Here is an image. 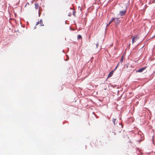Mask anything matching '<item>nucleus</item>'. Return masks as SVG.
<instances>
[{"label":"nucleus","mask_w":155,"mask_h":155,"mask_svg":"<svg viewBox=\"0 0 155 155\" xmlns=\"http://www.w3.org/2000/svg\"><path fill=\"white\" fill-rule=\"evenodd\" d=\"M126 9L124 10L121 11L119 12V13L118 14V15L119 16H122L125 15L126 12Z\"/></svg>","instance_id":"obj_1"},{"label":"nucleus","mask_w":155,"mask_h":155,"mask_svg":"<svg viewBox=\"0 0 155 155\" xmlns=\"http://www.w3.org/2000/svg\"><path fill=\"white\" fill-rule=\"evenodd\" d=\"M139 38L137 36L135 35V36L132 38V44H133L134 42H135L136 41L139 39Z\"/></svg>","instance_id":"obj_2"},{"label":"nucleus","mask_w":155,"mask_h":155,"mask_svg":"<svg viewBox=\"0 0 155 155\" xmlns=\"http://www.w3.org/2000/svg\"><path fill=\"white\" fill-rule=\"evenodd\" d=\"M114 22L115 23L116 25H118V24L120 23V20H119L118 18H114Z\"/></svg>","instance_id":"obj_3"},{"label":"nucleus","mask_w":155,"mask_h":155,"mask_svg":"<svg viewBox=\"0 0 155 155\" xmlns=\"http://www.w3.org/2000/svg\"><path fill=\"white\" fill-rule=\"evenodd\" d=\"M146 67H143L142 68H141L137 70L136 71L137 72H142L146 68Z\"/></svg>","instance_id":"obj_4"},{"label":"nucleus","mask_w":155,"mask_h":155,"mask_svg":"<svg viewBox=\"0 0 155 155\" xmlns=\"http://www.w3.org/2000/svg\"><path fill=\"white\" fill-rule=\"evenodd\" d=\"M39 24H40V26H44V25L43 24V22L42 20L41 19L40 21L38 22L36 24V25H37Z\"/></svg>","instance_id":"obj_5"},{"label":"nucleus","mask_w":155,"mask_h":155,"mask_svg":"<svg viewBox=\"0 0 155 155\" xmlns=\"http://www.w3.org/2000/svg\"><path fill=\"white\" fill-rule=\"evenodd\" d=\"M113 73H114L113 71H111L109 74L108 76V77H107V78H109L112 77L113 74Z\"/></svg>","instance_id":"obj_6"},{"label":"nucleus","mask_w":155,"mask_h":155,"mask_svg":"<svg viewBox=\"0 0 155 155\" xmlns=\"http://www.w3.org/2000/svg\"><path fill=\"white\" fill-rule=\"evenodd\" d=\"M35 8L36 9H38L39 8V4L38 3H35Z\"/></svg>","instance_id":"obj_7"},{"label":"nucleus","mask_w":155,"mask_h":155,"mask_svg":"<svg viewBox=\"0 0 155 155\" xmlns=\"http://www.w3.org/2000/svg\"><path fill=\"white\" fill-rule=\"evenodd\" d=\"M136 134L139 135L140 136H141L143 134L140 131L138 132Z\"/></svg>","instance_id":"obj_8"},{"label":"nucleus","mask_w":155,"mask_h":155,"mask_svg":"<svg viewBox=\"0 0 155 155\" xmlns=\"http://www.w3.org/2000/svg\"><path fill=\"white\" fill-rule=\"evenodd\" d=\"M114 18H113L112 20L111 21H110L108 23V25H107V27L109 25H110V24L114 20Z\"/></svg>","instance_id":"obj_9"},{"label":"nucleus","mask_w":155,"mask_h":155,"mask_svg":"<svg viewBox=\"0 0 155 155\" xmlns=\"http://www.w3.org/2000/svg\"><path fill=\"white\" fill-rule=\"evenodd\" d=\"M72 10V11L71 12L72 13L73 15L74 16H75V12L74 10Z\"/></svg>","instance_id":"obj_10"},{"label":"nucleus","mask_w":155,"mask_h":155,"mask_svg":"<svg viewBox=\"0 0 155 155\" xmlns=\"http://www.w3.org/2000/svg\"><path fill=\"white\" fill-rule=\"evenodd\" d=\"M115 121L116 119L114 118H113L112 120V121L114 125H115Z\"/></svg>","instance_id":"obj_11"},{"label":"nucleus","mask_w":155,"mask_h":155,"mask_svg":"<svg viewBox=\"0 0 155 155\" xmlns=\"http://www.w3.org/2000/svg\"><path fill=\"white\" fill-rule=\"evenodd\" d=\"M78 39H81L82 38V37L80 35H79L78 37Z\"/></svg>","instance_id":"obj_12"},{"label":"nucleus","mask_w":155,"mask_h":155,"mask_svg":"<svg viewBox=\"0 0 155 155\" xmlns=\"http://www.w3.org/2000/svg\"><path fill=\"white\" fill-rule=\"evenodd\" d=\"M99 43H98V42H97V44H96V48H97L98 47V46H99Z\"/></svg>","instance_id":"obj_13"},{"label":"nucleus","mask_w":155,"mask_h":155,"mask_svg":"<svg viewBox=\"0 0 155 155\" xmlns=\"http://www.w3.org/2000/svg\"><path fill=\"white\" fill-rule=\"evenodd\" d=\"M123 61V57H122L121 59H120V62L122 63Z\"/></svg>","instance_id":"obj_14"},{"label":"nucleus","mask_w":155,"mask_h":155,"mask_svg":"<svg viewBox=\"0 0 155 155\" xmlns=\"http://www.w3.org/2000/svg\"><path fill=\"white\" fill-rule=\"evenodd\" d=\"M72 15V12H70L69 14H68V16H71Z\"/></svg>","instance_id":"obj_15"},{"label":"nucleus","mask_w":155,"mask_h":155,"mask_svg":"<svg viewBox=\"0 0 155 155\" xmlns=\"http://www.w3.org/2000/svg\"><path fill=\"white\" fill-rule=\"evenodd\" d=\"M29 5V4L28 3H27L26 4V5H25V7L27 5Z\"/></svg>","instance_id":"obj_16"},{"label":"nucleus","mask_w":155,"mask_h":155,"mask_svg":"<svg viewBox=\"0 0 155 155\" xmlns=\"http://www.w3.org/2000/svg\"><path fill=\"white\" fill-rule=\"evenodd\" d=\"M119 64V63H118V64H117V65L116 66V67L115 68V69H116L117 68Z\"/></svg>","instance_id":"obj_17"},{"label":"nucleus","mask_w":155,"mask_h":155,"mask_svg":"<svg viewBox=\"0 0 155 155\" xmlns=\"http://www.w3.org/2000/svg\"><path fill=\"white\" fill-rule=\"evenodd\" d=\"M153 37H155V35H154V36H153Z\"/></svg>","instance_id":"obj_18"},{"label":"nucleus","mask_w":155,"mask_h":155,"mask_svg":"<svg viewBox=\"0 0 155 155\" xmlns=\"http://www.w3.org/2000/svg\"><path fill=\"white\" fill-rule=\"evenodd\" d=\"M127 68L128 67V66L127 65H126Z\"/></svg>","instance_id":"obj_19"}]
</instances>
